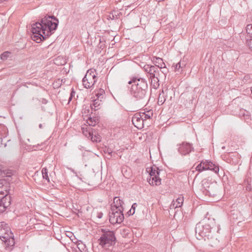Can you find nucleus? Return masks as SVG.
I'll use <instances>...</instances> for the list:
<instances>
[{
  "label": "nucleus",
  "mask_w": 252,
  "mask_h": 252,
  "mask_svg": "<svg viewBox=\"0 0 252 252\" xmlns=\"http://www.w3.org/2000/svg\"><path fill=\"white\" fill-rule=\"evenodd\" d=\"M146 171L150 175L147 180L151 186H159L161 184V179L159 177L160 170L158 167L156 165H153L147 168Z\"/></svg>",
  "instance_id": "nucleus-5"
},
{
  "label": "nucleus",
  "mask_w": 252,
  "mask_h": 252,
  "mask_svg": "<svg viewBox=\"0 0 252 252\" xmlns=\"http://www.w3.org/2000/svg\"><path fill=\"white\" fill-rule=\"evenodd\" d=\"M101 100H99L98 98L94 99L90 105L92 110H94V111L98 110L100 108L99 106L101 104Z\"/></svg>",
  "instance_id": "nucleus-20"
},
{
  "label": "nucleus",
  "mask_w": 252,
  "mask_h": 252,
  "mask_svg": "<svg viewBox=\"0 0 252 252\" xmlns=\"http://www.w3.org/2000/svg\"><path fill=\"white\" fill-rule=\"evenodd\" d=\"M124 204V201L121 200L119 197H115L113 199V202L111 204V209H124L123 205Z\"/></svg>",
  "instance_id": "nucleus-14"
},
{
  "label": "nucleus",
  "mask_w": 252,
  "mask_h": 252,
  "mask_svg": "<svg viewBox=\"0 0 252 252\" xmlns=\"http://www.w3.org/2000/svg\"><path fill=\"white\" fill-rule=\"evenodd\" d=\"M216 226L214 218L206 217L199 221L195 228V236L198 240H210L213 238L212 229Z\"/></svg>",
  "instance_id": "nucleus-3"
},
{
  "label": "nucleus",
  "mask_w": 252,
  "mask_h": 252,
  "mask_svg": "<svg viewBox=\"0 0 252 252\" xmlns=\"http://www.w3.org/2000/svg\"><path fill=\"white\" fill-rule=\"evenodd\" d=\"M80 243L78 242V243L77 244V247L78 248L81 250H84V248H85V245L83 244L82 242L80 241Z\"/></svg>",
  "instance_id": "nucleus-31"
},
{
  "label": "nucleus",
  "mask_w": 252,
  "mask_h": 252,
  "mask_svg": "<svg viewBox=\"0 0 252 252\" xmlns=\"http://www.w3.org/2000/svg\"><path fill=\"white\" fill-rule=\"evenodd\" d=\"M87 123L90 126H95L97 123H98V118L96 117H90L87 120Z\"/></svg>",
  "instance_id": "nucleus-22"
},
{
  "label": "nucleus",
  "mask_w": 252,
  "mask_h": 252,
  "mask_svg": "<svg viewBox=\"0 0 252 252\" xmlns=\"http://www.w3.org/2000/svg\"><path fill=\"white\" fill-rule=\"evenodd\" d=\"M0 128H3V130H4V131H5V130H6V127H5L4 126H0Z\"/></svg>",
  "instance_id": "nucleus-40"
},
{
  "label": "nucleus",
  "mask_w": 252,
  "mask_h": 252,
  "mask_svg": "<svg viewBox=\"0 0 252 252\" xmlns=\"http://www.w3.org/2000/svg\"><path fill=\"white\" fill-rule=\"evenodd\" d=\"M39 127L40 128H41H41H43L42 124H40L39 125Z\"/></svg>",
  "instance_id": "nucleus-44"
},
{
  "label": "nucleus",
  "mask_w": 252,
  "mask_h": 252,
  "mask_svg": "<svg viewBox=\"0 0 252 252\" xmlns=\"http://www.w3.org/2000/svg\"><path fill=\"white\" fill-rule=\"evenodd\" d=\"M246 43L249 48L252 50V38L247 39Z\"/></svg>",
  "instance_id": "nucleus-32"
},
{
  "label": "nucleus",
  "mask_w": 252,
  "mask_h": 252,
  "mask_svg": "<svg viewBox=\"0 0 252 252\" xmlns=\"http://www.w3.org/2000/svg\"><path fill=\"white\" fill-rule=\"evenodd\" d=\"M152 66V65L145 64L143 66V69L145 72L149 74Z\"/></svg>",
  "instance_id": "nucleus-29"
},
{
  "label": "nucleus",
  "mask_w": 252,
  "mask_h": 252,
  "mask_svg": "<svg viewBox=\"0 0 252 252\" xmlns=\"http://www.w3.org/2000/svg\"><path fill=\"white\" fill-rule=\"evenodd\" d=\"M4 146L5 147L6 146V144H4Z\"/></svg>",
  "instance_id": "nucleus-45"
},
{
  "label": "nucleus",
  "mask_w": 252,
  "mask_h": 252,
  "mask_svg": "<svg viewBox=\"0 0 252 252\" xmlns=\"http://www.w3.org/2000/svg\"><path fill=\"white\" fill-rule=\"evenodd\" d=\"M105 93V92L104 91V90L102 89H100L98 91V92L96 94V96H97V98H101V96H102L103 95V94ZM103 97L102 96L101 98H102Z\"/></svg>",
  "instance_id": "nucleus-30"
},
{
  "label": "nucleus",
  "mask_w": 252,
  "mask_h": 252,
  "mask_svg": "<svg viewBox=\"0 0 252 252\" xmlns=\"http://www.w3.org/2000/svg\"><path fill=\"white\" fill-rule=\"evenodd\" d=\"M103 213L102 212H99V213H97V217L98 218V219H101L103 217Z\"/></svg>",
  "instance_id": "nucleus-38"
},
{
  "label": "nucleus",
  "mask_w": 252,
  "mask_h": 252,
  "mask_svg": "<svg viewBox=\"0 0 252 252\" xmlns=\"http://www.w3.org/2000/svg\"><path fill=\"white\" fill-rule=\"evenodd\" d=\"M97 80L96 70L90 69L88 70L86 74L82 79L83 85L86 89L92 88Z\"/></svg>",
  "instance_id": "nucleus-6"
},
{
  "label": "nucleus",
  "mask_w": 252,
  "mask_h": 252,
  "mask_svg": "<svg viewBox=\"0 0 252 252\" xmlns=\"http://www.w3.org/2000/svg\"><path fill=\"white\" fill-rule=\"evenodd\" d=\"M75 91H74V90L73 88H72L71 90L69 96L73 98L75 96Z\"/></svg>",
  "instance_id": "nucleus-34"
},
{
  "label": "nucleus",
  "mask_w": 252,
  "mask_h": 252,
  "mask_svg": "<svg viewBox=\"0 0 252 252\" xmlns=\"http://www.w3.org/2000/svg\"><path fill=\"white\" fill-rule=\"evenodd\" d=\"M186 65V64L184 63H182L181 61L178 62V63L173 64L172 67H174V71H177L180 68H183L184 66Z\"/></svg>",
  "instance_id": "nucleus-25"
},
{
  "label": "nucleus",
  "mask_w": 252,
  "mask_h": 252,
  "mask_svg": "<svg viewBox=\"0 0 252 252\" xmlns=\"http://www.w3.org/2000/svg\"><path fill=\"white\" fill-rule=\"evenodd\" d=\"M59 23V19L54 15L44 16L32 25V39L37 43L45 40L55 32Z\"/></svg>",
  "instance_id": "nucleus-1"
},
{
  "label": "nucleus",
  "mask_w": 252,
  "mask_h": 252,
  "mask_svg": "<svg viewBox=\"0 0 252 252\" xmlns=\"http://www.w3.org/2000/svg\"><path fill=\"white\" fill-rule=\"evenodd\" d=\"M142 116V117H143V119L145 120V124H146V121L147 119H150L153 115V111L150 110L149 111H147L146 112H143V113H139Z\"/></svg>",
  "instance_id": "nucleus-23"
},
{
  "label": "nucleus",
  "mask_w": 252,
  "mask_h": 252,
  "mask_svg": "<svg viewBox=\"0 0 252 252\" xmlns=\"http://www.w3.org/2000/svg\"><path fill=\"white\" fill-rule=\"evenodd\" d=\"M6 237V238L2 239V241L4 242L6 247L13 246L15 245V241L13 233L10 232Z\"/></svg>",
  "instance_id": "nucleus-13"
},
{
  "label": "nucleus",
  "mask_w": 252,
  "mask_h": 252,
  "mask_svg": "<svg viewBox=\"0 0 252 252\" xmlns=\"http://www.w3.org/2000/svg\"><path fill=\"white\" fill-rule=\"evenodd\" d=\"M134 214V213H133V212L132 211V210H131V209L127 212V213L126 214V216L127 215V216L129 217L131 215H133V214Z\"/></svg>",
  "instance_id": "nucleus-36"
},
{
  "label": "nucleus",
  "mask_w": 252,
  "mask_h": 252,
  "mask_svg": "<svg viewBox=\"0 0 252 252\" xmlns=\"http://www.w3.org/2000/svg\"><path fill=\"white\" fill-rule=\"evenodd\" d=\"M103 151L105 154L109 156V157H107L108 159H110L112 157L113 150L110 148L105 146L103 148Z\"/></svg>",
  "instance_id": "nucleus-24"
},
{
  "label": "nucleus",
  "mask_w": 252,
  "mask_h": 252,
  "mask_svg": "<svg viewBox=\"0 0 252 252\" xmlns=\"http://www.w3.org/2000/svg\"><path fill=\"white\" fill-rule=\"evenodd\" d=\"M137 206V204L136 203H133L131 207V210H132L133 213H135L136 207Z\"/></svg>",
  "instance_id": "nucleus-35"
},
{
  "label": "nucleus",
  "mask_w": 252,
  "mask_h": 252,
  "mask_svg": "<svg viewBox=\"0 0 252 252\" xmlns=\"http://www.w3.org/2000/svg\"><path fill=\"white\" fill-rule=\"evenodd\" d=\"M117 15H114L113 14H112V17H110V18L112 19H114V18H117Z\"/></svg>",
  "instance_id": "nucleus-39"
},
{
  "label": "nucleus",
  "mask_w": 252,
  "mask_h": 252,
  "mask_svg": "<svg viewBox=\"0 0 252 252\" xmlns=\"http://www.w3.org/2000/svg\"><path fill=\"white\" fill-rule=\"evenodd\" d=\"M12 232L9 227H5L0 229V238L2 240L3 239L6 238V236Z\"/></svg>",
  "instance_id": "nucleus-19"
},
{
  "label": "nucleus",
  "mask_w": 252,
  "mask_h": 252,
  "mask_svg": "<svg viewBox=\"0 0 252 252\" xmlns=\"http://www.w3.org/2000/svg\"><path fill=\"white\" fill-rule=\"evenodd\" d=\"M10 54H11L10 52L5 51L0 55V59L3 61L6 60Z\"/></svg>",
  "instance_id": "nucleus-28"
},
{
  "label": "nucleus",
  "mask_w": 252,
  "mask_h": 252,
  "mask_svg": "<svg viewBox=\"0 0 252 252\" xmlns=\"http://www.w3.org/2000/svg\"><path fill=\"white\" fill-rule=\"evenodd\" d=\"M184 202L183 197H179L177 199L176 202L173 201L169 207V212L170 213H174V217H175L177 214V212L178 211L179 208H180Z\"/></svg>",
  "instance_id": "nucleus-12"
},
{
  "label": "nucleus",
  "mask_w": 252,
  "mask_h": 252,
  "mask_svg": "<svg viewBox=\"0 0 252 252\" xmlns=\"http://www.w3.org/2000/svg\"><path fill=\"white\" fill-rule=\"evenodd\" d=\"M139 113L134 114L132 118V122L134 126L138 129H142L144 127L145 124V120L143 119Z\"/></svg>",
  "instance_id": "nucleus-11"
},
{
  "label": "nucleus",
  "mask_w": 252,
  "mask_h": 252,
  "mask_svg": "<svg viewBox=\"0 0 252 252\" xmlns=\"http://www.w3.org/2000/svg\"><path fill=\"white\" fill-rule=\"evenodd\" d=\"M202 185L204 187V188H208V189H206V193H208V195H210V196H216L217 195V192H213L212 191V188H213V186H209L208 184L209 183H208L207 181H202Z\"/></svg>",
  "instance_id": "nucleus-17"
},
{
  "label": "nucleus",
  "mask_w": 252,
  "mask_h": 252,
  "mask_svg": "<svg viewBox=\"0 0 252 252\" xmlns=\"http://www.w3.org/2000/svg\"><path fill=\"white\" fill-rule=\"evenodd\" d=\"M246 32L247 34L250 35V38H252V24H249L247 26Z\"/></svg>",
  "instance_id": "nucleus-27"
},
{
  "label": "nucleus",
  "mask_w": 252,
  "mask_h": 252,
  "mask_svg": "<svg viewBox=\"0 0 252 252\" xmlns=\"http://www.w3.org/2000/svg\"><path fill=\"white\" fill-rule=\"evenodd\" d=\"M12 175V170L4 169L3 166L0 164V177H10Z\"/></svg>",
  "instance_id": "nucleus-16"
},
{
  "label": "nucleus",
  "mask_w": 252,
  "mask_h": 252,
  "mask_svg": "<svg viewBox=\"0 0 252 252\" xmlns=\"http://www.w3.org/2000/svg\"><path fill=\"white\" fill-rule=\"evenodd\" d=\"M149 80H151V86L153 88L155 89H158L159 86V79L158 77L149 78Z\"/></svg>",
  "instance_id": "nucleus-21"
},
{
  "label": "nucleus",
  "mask_w": 252,
  "mask_h": 252,
  "mask_svg": "<svg viewBox=\"0 0 252 252\" xmlns=\"http://www.w3.org/2000/svg\"><path fill=\"white\" fill-rule=\"evenodd\" d=\"M131 85L128 87L130 94L136 101H144L147 99L148 93V84L147 80L139 76H133L128 82Z\"/></svg>",
  "instance_id": "nucleus-2"
},
{
  "label": "nucleus",
  "mask_w": 252,
  "mask_h": 252,
  "mask_svg": "<svg viewBox=\"0 0 252 252\" xmlns=\"http://www.w3.org/2000/svg\"><path fill=\"white\" fill-rule=\"evenodd\" d=\"M124 209H111L109 212V221L112 224H120L124 220Z\"/></svg>",
  "instance_id": "nucleus-8"
},
{
  "label": "nucleus",
  "mask_w": 252,
  "mask_h": 252,
  "mask_svg": "<svg viewBox=\"0 0 252 252\" xmlns=\"http://www.w3.org/2000/svg\"><path fill=\"white\" fill-rule=\"evenodd\" d=\"M196 170L199 172L205 170H209L214 172L215 173H218L219 172V166L216 164L211 160H202L196 167Z\"/></svg>",
  "instance_id": "nucleus-7"
},
{
  "label": "nucleus",
  "mask_w": 252,
  "mask_h": 252,
  "mask_svg": "<svg viewBox=\"0 0 252 252\" xmlns=\"http://www.w3.org/2000/svg\"><path fill=\"white\" fill-rule=\"evenodd\" d=\"M83 132L85 136L94 143H98L101 141V137L95 129L91 127H88L86 130H83Z\"/></svg>",
  "instance_id": "nucleus-9"
},
{
  "label": "nucleus",
  "mask_w": 252,
  "mask_h": 252,
  "mask_svg": "<svg viewBox=\"0 0 252 252\" xmlns=\"http://www.w3.org/2000/svg\"><path fill=\"white\" fill-rule=\"evenodd\" d=\"M102 234L98 239L99 245L102 248L113 246L117 242V238L115 236V232L108 229H101Z\"/></svg>",
  "instance_id": "nucleus-4"
},
{
  "label": "nucleus",
  "mask_w": 252,
  "mask_h": 252,
  "mask_svg": "<svg viewBox=\"0 0 252 252\" xmlns=\"http://www.w3.org/2000/svg\"><path fill=\"white\" fill-rule=\"evenodd\" d=\"M163 69V70H161V72L163 73L165 75H166L168 72V70L166 68V67L165 68H164Z\"/></svg>",
  "instance_id": "nucleus-37"
},
{
  "label": "nucleus",
  "mask_w": 252,
  "mask_h": 252,
  "mask_svg": "<svg viewBox=\"0 0 252 252\" xmlns=\"http://www.w3.org/2000/svg\"><path fill=\"white\" fill-rule=\"evenodd\" d=\"M153 63L155 64L154 66L157 67L158 68H165V64L163 61V59L159 57H154L152 60Z\"/></svg>",
  "instance_id": "nucleus-15"
},
{
  "label": "nucleus",
  "mask_w": 252,
  "mask_h": 252,
  "mask_svg": "<svg viewBox=\"0 0 252 252\" xmlns=\"http://www.w3.org/2000/svg\"><path fill=\"white\" fill-rule=\"evenodd\" d=\"M72 235H73V234L71 232H69V234L67 235V236L69 237H70L72 236Z\"/></svg>",
  "instance_id": "nucleus-42"
},
{
  "label": "nucleus",
  "mask_w": 252,
  "mask_h": 252,
  "mask_svg": "<svg viewBox=\"0 0 252 252\" xmlns=\"http://www.w3.org/2000/svg\"><path fill=\"white\" fill-rule=\"evenodd\" d=\"M7 227H9L7 224L5 223L4 221L0 222V229Z\"/></svg>",
  "instance_id": "nucleus-33"
},
{
  "label": "nucleus",
  "mask_w": 252,
  "mask_h": 252,
  "mask_svg": "<svg viewBox=\"0 0 252 252\" xmlns=\"http://www.w3.org/2000/svg\"><path fill=\"white\" fill-rule=\"evenodd\" d=\"M159 71L158 68L154 65L152 66L150 72L149 74V78H155V77H159Z\"/></svg>",
  "instance_id": "nucleus-18"
},
{
  "label": "nucleus",
  "mask_w": 252,
  "mask_h": 252,
  "mask_svg": "<svg viewBox=\"0 0 252 252\" xmlns=\"http://www.w3.org/2000/svg\"><path fill=\"white\" fill-rule=\"evenodd\" d=\"M177 146H178V151L182 156L188 155L194 151L192 144L187 142H183L181 144H178Z\"/></svg>",
  "instance_id": "nucleus-10"
},
{
  "label": "nucleus",
  "mask_w": 252,
  "mask_h": 252,
  "mask_svg": "<svg viewBox=\"0 0 252 252\" xmlns=\"http://www.w3.org/2000/svg\"><path fill=\"white\" fill-rule=\"evenodd\" d=\"M42 102L43 103H45V104L47 102V100L45 99H43V100H42Z\"/></svg>",
  "instance_id": "nucleus-43"
},
{
  "label": "nucleus",
  "mask_w": 252,
  "mask_h": 252,
  "mask_svg": "<svg viewBox=\"0 0 252 252\" xmlns=\"http://www.w3.org/2000/svg\"><path fill=\"white\" fill-rule=\"evenodd\" d=\"M147 124V126L148 127L149 126L148 124Z\"/></svg>",
  "instance_id": "nucleus-46"
},
{
  "label": "nucleus",
  "mask_w": 252,
  "mask_h": 252,
  "mask_svg": "<svg viewBox=\"0 0 252 252\" xmlns=\"http://www.w3.org/2000/svg\"><path fill=\"white\" fill-rule=\"evenodd\" d=\"M42 177L45 179L48 182H50L49 178L48 175V170L46 167L43 168L41 171Z\"/></svg>",
  "instance_id": "nucleus-26"
},
{
  "label": "nucleus",
  "mask_w": 252,
  "mask_h": 252,
  "mask_svg": "<svg viewBox=\"0 0 252 252\" xmlns=\"http://www.w3.org/2000/svg\"><path fill=\"white\" fill-rule=\"evenodd\" d=\"M72 98H73L71 97H70V96L69 97L68 100V103H69L72 100Z\"/></svg>",
  "instance_id": "nucleus-41"
}]
</instances>
